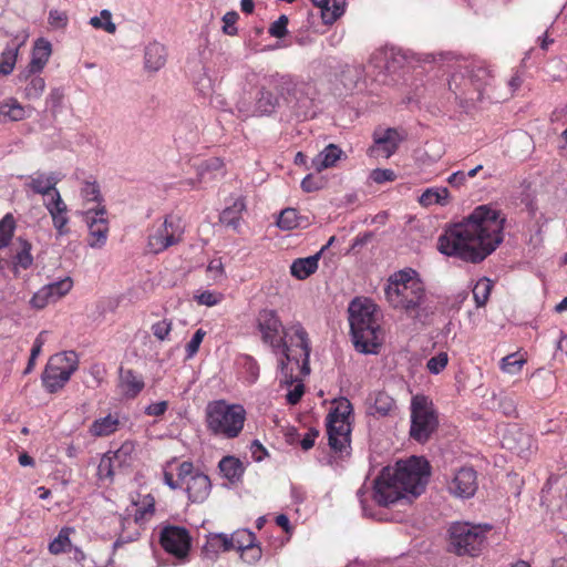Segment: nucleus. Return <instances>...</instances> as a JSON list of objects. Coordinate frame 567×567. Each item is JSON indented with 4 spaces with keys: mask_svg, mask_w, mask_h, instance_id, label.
I'll return each mask as SVG.
<instances>
[{
    "mask_svg": "<svg viewBox=\"0 0 567 567\" xmlns=\"http://www.w3.org/2000/svg\"><path fill=\"white\" fill-rule=\"evenodd\" d=\"M288 388V392L286 394V400L289 404H297L302 395L305 394V385L302 381L295 382L292 385H286Z\"/></svg>",
    "mask_w": 567,
    "mask_h": 567,
    "instance_id": "53",
    "label": "nucleus"
},
{
    "mask_svg": "<svg viewBox=\"0 0 567 567\" xmlns=\"http://www.w3.org/2000/svg\"><path fill=\"white\" fill-rule=\"evenodd\" d=\"M491 529L485 525H472L470 523H455L450 528L451 546L458 555H476Z\"/></svg>",
    "mask_w": 567,
    "mask_h": 567,
    "instance_id": "9",
    "label": "nucleus"
},
{
    "mask_svg": "<svg viewBox=\"0 0 567 567\" xmlns=\"http://www.w3.org/2000/svg\"><path fill=\"white\" fill-rule=\"evenodd\" d=\"M247 412L241 404L226 400L209 402L205 409L207 430L215 436L233 440L238 437L245 426Z\"/></svg>",
    "mask_w": 567,
    "mask_h": 567,
    "instance_id": "4",
    "label": "nucleus"
},
{
    "mask_svg": "<svg viewBox=\"0 0 567 567\" xmlns=\"http://www.w3.org/2000/svg\"><path fill=\"white\" fill-rule=\"evenodd\" d=\"M277 226L284 230H291L299 226L297 212L293 208L284 209L278 219Z\"/></svg>",
    "mask_w": 567,
    "mask_h": 567,
    "instance_id": "47",
    "label": "nucleus"
},
{
    "mask_svg": "<svg viewBox=\"0 0 567 567\" xmlns=\"http://www.w3.org/2000/svg\"><path fill=\"white\" fill-rule=\"evenodd\" d=\"M105 206L96 208H87L84 218L89 227V246L92 248H101L105 245L109 234V223L105 218Z\"/></svg>",
    "mask_w": 567,
    "mask_h": 567,
    "instance_id": "14",
    "label": "nucleus"
},
{
    "mask_svg": "<svg viewBox=\"0 0 567 567\" xmlns=\"http://www.w3.org/2000/svg\"><path fill=\"white\" fill-rule=\"evenodd\" d=\"M348 312L355 350L378 354L386 341L382 310L371 299L357 297L349 303Z\"/></svg>",
    "mask_w": 567,
    "mask_h": 567,
    "instance_id": "3",
    "label": "nucleus"
},
{
    "mask_svg": "<svg viewBox=\"0 0 567 567\" xmlns=\"http://www.w3.org/2000/svg\"><path fill=\"white\" fill-rule=\"evenodd\" d=\"M288 22H289L288 17L285 14H281L275 22L271 23V25L269 28L270 35L278 38V39L284 38L288 32V30H287Z\"/></svg>",
    "mask_w": 567,
    "mask_h": 567,
    "instance_id": "54",
    "label": "nucleus"
},
{
    "mask_svg": "<svg viewBox=\"0 0 567 567\" xmlns=\"http://www.w3.org/2000/svg\"><path fill=\"white\" fill-rule=\"evenodd\" d=\"M223 299L221 293L213 292V291H204L196 296V300L199 305H204L207 307H213L219 303Z\"/></svg>",
    "mask_w": 567,
    "mask_h": 567,
    "instance_id": "57",
    "label": "nucleus"
},
{
    "mask_svg": "<svg viewBox=\"0 0 567 567\" xmlns=\"http://www.w3.org/2000/svg\"><path fill=\"white\" fill-rule=\"evenodd\" d=\"M76 368L75 357H50L42 375L43 385L49 392H56L69 381Z\"/></svg>",
    "mask_w": 567,
    "mask_h": 567,
    "instance_id": "12",
    "label": "nucleus"
},
{
    "mask_svg": "<svg viewBox=\"0 0 567 567\" xmlns=\"http://www.w3.org/2000/svg\"><path fill=\"white\" fill-rule=\"evenodd\" d=\"M33 262L31 255V244L24 239H19V250L14 256V267H21L23 269L29 268Z\"/></svg>",
    "mask_w": 567,
    "mask_h": 567,
    "instance_id": "41",
    "label": "nucleus"
},
{
    "mask_svg": "<svg viewBox=\"0 0 567 567\" xmlns=\"http://www.w3.org/2000/svg\"><path fill=\"white\" fill-rule=\"evenodd\" d=\"M207 271L210 274L212 278L217 281L224 277V265L221 259H213L207 266Z\"/></svg>",
    "mask_w": 567,
    "mask_h": 567,
    "instance_id": "63",
    "label": "nucleus"
},
{
    "mask_svg": "<svg viewBox=\"0 0 567 567\" xmlns=\"http://www.w3.org/2000/svg\"><path fill=\"white\" fill-rule=\"evenodd\" d=\"M53 299H51L50 291H48L47 287L43 286L39 289L30 300V303L35 309H43L49 303H53Z\"/></svg>",
    "mask_w": 567,
    "mask_h": 567,
    "instance_id": "51",
    "label": "nucleus"
},
{
    "mask_svg": "<svg viewBox=\"0 0 567 567\" xmlns=\"http://www.w3.org/2000/svg\"><path fill=\"white\" fill-rule=\"evenodd\" d=\"M492 289L493 282L488 278H482L476 282L473 288V297L477 307L486 305Z\"/></svg>",
    "mask_w": 567,
    "mask_h": 567,
    "instance_id": "37",
    "label": "nucleus"
},
{
    "mask_svg": "<svg viewBox=\"0 0 567 567\" xmlns=\"http://www.w3.org/2000/svg\"><path fill=\"white\" fill-rule=\"evenodd\" d=\"M135 507L134 520L142 525L148 522L155 513V499L152 495L140 496L138 501H133Z\"/></svg>",
    "mask_w": 567,
    "mask_h": 567,
    "instance_id": "32",
    "label": "nucleus"
},
{
    "mask_svg": "<svg viewBox=\"0 0 567 567\" xmlns=\"http://www.w3.org/2000/svg\"><path fill=\"white\" fill-rule=\"evenodd\" d=\"M526 361L522 357H503L499 362V368L508 374L518 373Z\"/></svg>",
    "mask_w": 567,
    "mask_h": 567,
    "instance_id": "48",
    "label": "nucleus"
},
{
    "mask_svg": "<svg viewBox=\"0 0 567 567\" xmlns=\"http://www.w3.org/2000/svg\"><path fill=\"white\" fill-rule=\"evenodd\" d=\"M368 404L369 413L377 416H389L396 411L394 399L382 391L372 393L368 399Z\"/></svg>",
    "mask_w": 567,
    "mask_h": 567,
    "instance_id": "22",
    "label": "nucleus"
},
{
    "mask_svg": "<svg viewBox=\"0 0 567 567\" xmlns=\"http://www.w3.org/2000/svg\"><path fill=\"white\" fill-rule=\"evenodd\" d=\"M45 287L48 291H50L51 299L56 302L71 291L73 287V280L71 277H65L59 281L45 285Z\"/></svg>",
    "mask_w": 567,
    "mask_h": 567,
    "instance_id": "38",
    "label": "nucleus"
},
{
    "mask_svg": "<svg viewBox=\"0 0 567 567\" xmlns=\"http://www.w3.org/2000/svg\"><path fill=\"white\" fill-rule=\"evenodd\" d=\"M246 204L243 198H237L234 204L225 208L220 215V220L227 226L237 228Z\"/></svg>",
    "mask_w": 567,
    "mask_h": 567,
    "instance_id": "36",
    "label": "nucleus"
},
{
    "mask_svg": "<svg viewBox=\"0 0 567 567\" xmlns=\"http://www.w3.org/2000/svg\"><path fill=\"white\" fill-rule=\"evenodd\" d=\"M352 404L346 398L332 401V409L327 415V433L330 446L343 451L350 444Z\"/></svg>",
    "mask_w": 567,
    "mask_h": 567,
    "instance_id": "7",
    "label": "nucleus"
},
{
    "mask_svg": "<svg viewBox=\"0 0 567 567\" xmlns=\"http://www.w3.org/2000/svg\"><path fill=\"white\" fill-rule=\"evenodd\" d=\"M504 223L501 212L478 206L462 221L445 229L437 239V249L466 262H481L503 241Z\"/></svg>",
    "mask_w": 567,
    "mask_h": 567,
    "instance_id": "1",
    "label": "nucleus"
},
{
    "mask_svg": "<svg viewBox=\"0 0 567 567\" xmlns=\"http://www.w3.org/2000/svg\"><path fill=\"white\" fill-rule=\"evenodd\" d=\"M177 478H174L172 464L164 468V483L171 489L184 488L189 501L204 502L210 493V481L207 475L196 470L190 462H182L176 467Z\"/></svg>",
    "mask_w": 567,
    "mask_h": 567,
    "instance_id": "6",
    "label": "nucleus"
},
{
    "mask_svg": "<svg viewBox=\"0 0 567 567\" xmlns=\"http://www.w3.org/2000/svg\"><path fill=\"white\" fill-rule=\"evenodd\" d=\"M257 330L261 341L269 346L276 354H287L288 346L284 342V328L277 312L264 309L257 316Z\"/></svg>",
    "mask_w": 567,
    "mask_h": 567,
    "instance_id": "10",
    "label": "nucleus"
},
{
    "mask_svg": "<svg viewBox=\"0 0 567 567\" xmlns=\"http://www.w3.org/2000/svg\"><path fill=\"white\" fill-rule=\"evenodd\" d=\"M419 203L424 207L434 204L445 206L450 203V192L446 187L427 188L419 197Z\"/></svg>",
    "mask_w": 567,
    "mask_h": 567,
    "instance_id": "35",
    "label": "nucleus"
},
{
    "mask_svg": "<svg viewBox=\"0 0 567 567\" xmlns=\"http://www.w3.org/2000/svg\"><path fill=\"white\" fill-rule=\"evenodd\" d=\"M219 471L227 481L234 483L240 480L245 467L239 458L235 456H225L219 461Z\"/></svg>",
    "mask_w": 567,
    "mask_h": 567,
    "instance_id": "33",
    "label": "nucleus"
},
{
    "mask_svg": "<svg viewBox=\"0 0 567 567\" xmlns=\"http://www.w3.org/2000/svg\"><path fill=\"white\" fill-rule=\"evenodd\" d=\"M183 230L178 220L167 217L148 237L147 248L152 254H159L181 241Z\"/></svg>",
    "mask_w": 567,
    "mask_h": 567,
    "instance_id": "13",
    "label": "nucleus"
},
{
    "mask_svg": "<svg viewBox=\"0 0 567 567\" xmlns=\"http://www.w3.org/2000/svg\"><path fill=\"white\" fill-rule=\"evenodd\" d=\"M256 540L255 535L247 529H239L233 534V549L241 551Z\"/></svg>",
    "mask_w": 567,
    "mask_h": 567,
    "instance_id": "46",
    "label": "nucleus"
},
{
    "mask_svg": "<svg viewBox=\"0 0 567 567\" xmlns=\"http://www.w3.org/2000/svg\"><path fill=\"white\" fill-rule=\"evenodd\" d=\"M449 491L456 497L470 498L477 489L476 472L471 467L460 468L449 483Z\"/></svg>",
    "mask_w": 567,
    "mask_h": 567,
    "instance_id": "17",
    "label": "nucleus"
},
{
    "mask_svg": "<svg viewBox=\"0 0 567 567\" xmlns=\"http://www.w3.org/2000/svg\"><path fill=\"white\" fill-rule=\"evenodd\" d=\"M279 368L280 385H292L310 373L308 357H282Z\"/></svg>",
    "mask_w": 567,
    "mask_h": 567,
    "instance_id": "15",
    "label": "nucleus"
},
{
    "mask_svg": "<svg viewBox=\"0 0 567 567\" xmlns=\"http://www.w3.org/2000/svg\"><path fill=\"white\" fill-rule=\"evenodd\" d=\"M522 83V76L519 74H515L508 81V89L506 91L498 92L495 90V92L487 93V99L495 102L506 101L513 96L514 92L520 87Z\"/></svg>",
    "mask_w": 567,
    "mask_h": 567,
    "instance_id": "42",
    "label": "nucleus"
},
{
    "mask_svg": "<svg viewBox=\"0 0 567 567\" xmlns=\"http://www.w3.org/2000/svg\"><path fill=\"white\" fill-rule=\"evenodd\" d=\"M320 256L321 251H318L307 258L296 259L290 267L291 275L300 280L308 278L318 269Z\"/></svg>",
    "mask_w": 567,
    "mask_h": 567,
    "instance_id": "29",
    "label": "nucleus"
},
{
    "mask_svg": "<svg viewBox=\"0 0 567 567\" xmlns=\"http://www.w3.org/2000/svg\"><path fill=\"white\" fill-rule=\"evenodd\" d=\"M81 194L86 202H89V203L96 202L97 207L102 206L100 204V188L96 183L85 182V184L81 190Z\"/></svg>",
    "mask_w": 567,
    "mask_h": 567,
    "instance_id": "55",
    "label": "nucleus"
},
{
    "mask_svg": "<svg viewBox=\"0 0 567 567\" xmlns=\"http://www.w3.org/2000/svg\"><path fill=\"white\" fill-rule=\"evenodd\" d=\"M44 206L50 214L66 213V205L62 200L59 190L52 193L51 198L44 202Z\"/></svg>",
    "mask_w": 567,
    "mask_h": 567,
    "instance_id": "52",
    "label": "nucleus"
},
{
    "mask_svg": "<svg viewBox=\"0 0 567 567\" xmlns=\"http://www.w3.org/2000/svg\"><path fill=\"white\" fill-rule=\"evenodd\" d=\"M0 114L11 121H21L25 117V110L17 100H9L0 106Z\"/></svg>",
    "mask_w": 567,
    "mask_h": 567,
    "instance_id": "40",
    "label": "nucleus"
},
{
    "mask_svg": "<svg viewBox=\"0 0 567 567\" xmlns=\"http://www.w3.org/2000/svg\"><path fill=\"white\" fill-rule=\"evenodd\" d=\"M16 227L14 218L8 214L0 220V248L9 245Z\"/></svg>",
    "mask_w": 567,
    "mask_h": 567,
    "instance_id": "45",
    "label": "nucleus"
},
{
    "mask_svg": "<svg viewBox=\"0 0 567 567\" xmlns=\"http://www.w3.org/2000/svg\"><path fill=\"white\" fill-rule=\"evenodd\" d=\"M172 330V321L167 319H162L157 322H155L152 326V332L153 334L161 341H164L167 339L169 332Z\"/></svg>",
    "mask_w": 567,
    "mask_h": 567,
    "instance_id": "56",
    "label": "nucleus"
},
{
    "mask_svg": "<svg viewBox=\"0 0 567 567\" xmlns=\"http://www.w3.org/2000/svg\"><path fill=\"white\" fill-rule=\"evenodd\" d=\"M468 76L481 97H487V93L495 92L496 89L492 85L493 76L487 68L482 65L474 66L470 71Z\"/></svg>",
    "mask_w": 567,
    "mask_h": 567,
    "instance_id": "26",
    "label": "nucleus"
},
{
    "mask_svg": "<svg viewBox=\"0 0 567 567\" xmlns=\"http://www.w3.org/2000/svg\"><path fill=\"white\" fill-rule=\"evenodd\" d=\"M342 151L336 144H329L312 159V168L321 172L326 168L334 166L340 158Z\"/></svg>",
    "mask_w": 567,
    "mask_h": 567,
    "instance_id": "31",
    "label": "nucleus"
},
{
    "mask_svg": "<svg viewBox=\"0 0 567 567\" xmlns=\"http://www.w3.org/2000/svg\"><path fill=\"white\" fill-rule=\"evenodd\" d=\"M249 451H250V454H251V458L255 462H261L268 455L267 450L262 446V444L259 441H254L250 444Z\"/></svg>",
    "mask_w": 567,
    "mask_h": 567,
    "instance_id": "64",
    "label": "nucleus"
},
{
    "mask_svg": "<svg viewBox=\"0 0 567 567\" xmlns=\"http://www.w3.org/2000/svg\"><path fill=\"white\" fill-rule=\"evenodd\" d=\"M238 20V13L235 11L227 12L223 17V31L228 35H235L237 33V28L235 27L236 21Z\"/></svg>",
    "mask_w": 567,
    "mask_h": 567,
    "instance_id": "60",
    "label": "nucleus"
},
{
    "mask_svg": "<svg viewBox=\"0 0 567 567\" xmlns=\"http://www.w3.org/2000/svg\"><path fill=\"white\" fill-rule=\"evenodd\" d=\"M439 420L430 398L416 394L411 400L410 435L417 442H425L437 427Z\"/></svg>",
    "mask_w": 567,
    "mask_h": 567,
    "instance_id": "8",
    "label": "nucleus"
},
{
    "mask_svg": "<svg viewBox=\"0 0 567 567\" xmlns=\"http://www.w3.org/2000/svg\"><path fill=\"white\" fill-rule=\"evenodd\" d=\"M550 69L553 76L557 80H561L567 76V63L560 58H555L551 60Z\"/></svg>",
    "mask_w": 567,
    "mask_h": 567,
    "instance_id": "61",
    "label": "nucleus"
},
{
    "mask_svg": "<svg viewBox=\"0 0 567 567\" xmlns=\"http://www.w3.org/2000/svg\"><path fill=\"white\" fill-rule=\"evenodd\" d=\"M121 426L118 413H110L96 419L90 426L89 432L94 437L109 436L115 433Z\"/></svg>",
    "mask_w": 567,
    "mask_h": 567,
    "instance_id": "25",
    "label": "nucleus"
},
{
    "mask_svg": "<svg viewBox=\"0 0 567 567\" xmlns=\"http://www.w3.org/2000/svg\"><path fill=\"white\" fill-rule=\"evenodd\" d=\"M144 388V380L130 369H120L118 389L123 396L133 399Z\"/></svg>",
    "mask_w": 567,
    "mask_h": 567,
    "instance_id": "23",
    "label": "nucleus"
},
{
    "mask_svg": "<svg viewBox=\"0 0 567 567\" xmlns=\"http://www.w3.org/2000/svg\"><path fill=\"white\" fill-rule=\"evenodd\" d=\"M52 53V45L44 39H38L32 50L31 61L27 70L20 73L19 78L28 80L30 75L43 70Z\"/></svg>",
    "mask_w": 567,
    "mask_h": 567,
    "instance_id": "20",
    "label": "nucleus"
},
{
    "mask_svg": "<svg viewBox=\"0 0 567 567\" xmlns=\"http://www.w3.org/2000/svg\"><path fill=\"white\" fill-rule=\"evenodd\" d=\"M133 446L131 444L122 445L116 452L103 455L97 465V476L100 480H111L114 475V467L122 462L124 456L131 454Z\"/></svg>",
    "mask_w": 567,
    "mask_h": 567,
    "instance_id": "21",
    "label": "nucleus"
},
{
    "mask_svg": "<svg viewBox=\"0 0 567 567\" xmlns=\"http://www.w3.org/2000/svg\"><path fill=\"white\" fill-rule=\"evenodd\" d=\"M429 475V464L423 457L399 461L392 467H384L374 480L372 498L383 507L411 503L424 491Z\"/></svg>",
    "mask_w": 567,
    "mask_h": 567,
    "instance_id": "2",
    "label": "nucleus"
},
{
    "mask_svg": "<svg viewBox=\"0 0 567 567\" xmlns=\"http://www.w3.org/2000/svg\"><path fill=\"white\" fill-rule=\"evenodd\" d=\"M321 9V18L324 24L334 23L343 13L346 0H311Z\"/></svg>",
    "mask_w": 567,
    "mask_h": 567,
    "instance_id": "27",
    "label": "nucleus"
},
{
    "mask_svg": "<svg viewBox=\"0 0 567 567\" xmlns=\"http://www.w3.org/2000/svg\"><path fill=\"white\" fill-rule=\"evenodd\" d=\"M73 532L70 527H63L58 536L49 544V550L51 554L58 555L65 551L70 545V534Z\"/></svg>",
    "mask_w": 567,
    "mask_h": 567,
    "instance_id": "39",
    "label": "nucleus"
},
{
    "mask_svg": "<svg viewBox=\"0 0 567 567\" xmlns=\"http://www.w3.org/2000/svg\"><path fill=\"white\" fill-rule=\"evenodd\" d=\"M27 35H23L21 40L16 37L0 54V76H7L12 73L20 48L24 44Z\"/></svg>",
    "mask_w": 567,
    "mask_h": 567,
    "instance_id": "24",
    "label": "nucleus"
},
{
    "mask_svg": "<svg viewBox=\"0 0 567 567\" xmlns=\"http://www.w3.org/2000/svg\"><path fill=\"white\" fill-rule=\"evenodd\" d=\"M45 89V81L41 76H31L24 87V96L28 100H38Z\"/></svg>",
    "mask_w": 567,
    "mask_h": 567,
    "instance_id": "44",
    "label": "nucleus"
},
{
    "mask_svg": "<svg viewBox=\"0 0 567 567\" xmlns=\"http://www.w3.org/2000/svg\"><path fill=\"white\" fill-rule=\"evenodd\" d=\"M502 445L518 455L526 456L534 449V440L528 433L516 426H511L503 434Z\"/></svg>",
    "mask_w": 567,
    "mask_h": 567,
    "instance_id": "19",
    "label": "nucleus"
},
{
    "mask_svg": "<svg viewBox=\"0 0 567 567\" xmlns=\"http://www.w3.org/2000/svg\"><path fill=\"white\" fill-rule=\"evenodd\" d=\"M385 297L393 308L412 313L424 300V286L414 270H400L389 278Z\"/></svg>",
    "mask_w": 567,
    "mask_h": 567,
    "instance_id": "5",
    "label": "nucleus"
},
{
    "mask_svg": "<svg viewBox=\"0 0 567 567\" xmlns=\"http://www.w3.org/2000/svg\"><path fill=\"white\" fill-rule=\"evenodd\" d=\"M209 545L216 549L228 551L233 549V534H215L209 539Z\"/></svg>",
    "mask_w": 567,
    "mask_h": 567,
    "instance_id": "49",
    "label": "nucleus"
},
{
    "mask_svg": "<svg viewBox=\"0 0 567 567\" xmlns=\"http://www.w3.org/2000/svg\"><path fill=\"white\" fill-rule=\"evenodd\" d=\"M279 104V99L271 91L261 87L258 92L254 114L256 116L270 115L275 112Z\"/></svg>",
    "mask_w": 567,
    "mask_h": 567,
    "instance_id": "28",
    "label": "nucleus"
},
{
    "mask_svg": "<svg viewBox=\"0 0 567 567\" xmlns=\"http://www.w3.org/2000/svg\"><path fill=\"white\" fill-rule=\"evenodd\" d=\"M374 144L370 148V155L389 158L393 155L399 144L404 140L396 128L377 130L373 134Z\"/></svg>",
    "mask_w": 567,
    "mask_h": 567,
    "instance_id": "16",
    "label": "nucleus"
},
{
    "mask_svg": "<svg viewBox=\"0 0 567 567\" xmlns=\"http://www.w3.org/2000/svg\"><path fill=\"white\" fill-rule=\"evenodd\" d=\"M59 179L54 174H37L33 177H30L27 186L31 188L34 193L41 194L43 196H51L52 193L58 190L55 188Z\"/></svg>",
    "mask_w": 567,
    "mask_h": 567,
    "instance_id": "30",
    "label": "nucleus"
},
{
    "mask_svg": "<svg viewBox=\"0 0 567 567\" xmlns=\"http://www.w3.org/2000/svg\"><path fill=\"white\" fill-rule=\"evenodd\" d=\"M49 24L53 29H63L68 24V16L63 11L51 10L49 12Z\"/></svg>",
    "mask_w": 567,
    "mask_h": 567,
    "instance_id": "59",
    "label": "nucleus"
},
{
    "mask_svg": "<svg viewBox=\"0 0 567 567\" xmlns=\"http://www.w3.org/2000/svg\"><path fill=\"white\" fill-rule=\"evenodd\" d=\"M447 362V357H431L426 367L431 373L437 374L445 369Z\"/></svg>",
    "mask_w": 567,
    "mask_h": 567,
    "instance_id": "62",
    "label": "nucleus"
},
{
    "mask_svg": "<svg viewBox=\"0 0 567 567\" xmlns=\"http://www.w3.org/2000/svg\"><path fill=\"white\" fill-rule=\"evenodd\" d=\"M284 342L288 346V353L310 354L311 342L309 334L301 323L296 322L284 331Z\"/></svg>",
    "mask_w": 567,
    "mask_h": 567,
    "instance_id": "18",
    "label": "nucleus"
},
{
    "mask_svg": "<svg viewBox=\"0 0 567 567\" xmlns=\"http://www.w3.org/2000/svg\"><path fill=\"white\" fill-rule=\"evenodd\" d=\"M239 553L241 559L249 565L256 564L262 556L261 547L256 543L251 544Z\"/></svg>",
    "mask_w": 567,
    "mask_h": 567,
    "instance_id": "50",
    "label": "nucleus"
},
{
    "mask_svg": "<svg viewBox=\"0 0 567 567\" xmlns=\"http://www.w3.org/2000/svg\"><path fill=\"white\" fill-rule=\"evenodd\" d=\"M370 178L377 184H382L394 181L395 174L392 169L377 168L371 172Z\"/></svg>",
    "mask_w": 567,
    "mask_h": 567,
    "instance_id": "58",
    "label": "nucleus"
},
{
    "mask_svg": "<svg viewBox=\"0 0 567 567\" xmlns=\"http://www.w3.org/2000/svg\"><path fill=\"white\" fill-rule=\"evenodd\" d=\"M90 24L95 29H103L111 34L116 31V25L112 22V13L106 9L101 11V17H92Z\"/></svg>",
    "mask_w": 567,
    "mask_h": 567,
    "instance_id": "43",
    "label": "nucleus"
},
{
    "mask_svg": "<svg viewBox=\"0 0 567 567\" xmlns=\"http://www.w3.org/2000/svg\"><path fill=\"white\" fill-rule=\"evenodd\" d=\"M159 543L163 549L176 559L177 564L188 561L192 537L185 527L174 525L163 527Z\"/></svg>",
    "mask_w": 567,
    "mask_h": 567,
    "instance_id": "11",
    "label": "nucleus"
},
{
    "mask_svg": "<svg viewBox=\"0 0 567 567\" xmlns=\"http://www.w3.org/2000/svg\"><path fill=\"white\" fill-rule=\"evenodd\" d=\"M166 62V50L164 45L154 42L145 50V66L150 71H158Z\"/></svg>",
    "mask_w": 567,
    "mask_h": 567,
    "instance_id": "34",
    "label": "nucleus"
}]
</instances>
